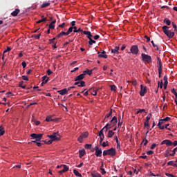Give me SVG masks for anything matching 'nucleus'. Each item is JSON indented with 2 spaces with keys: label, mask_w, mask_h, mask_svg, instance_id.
Listing matches in <instances>:
<instances>
[{
  "label": "nucleus",
  "mask_w": 177,
  "mask_h": 177,
  "mask_svg": "<svg viewBox=\"0 0 177 177\" xmlns=\"http://www.w3.org/2000/svg\"><path fill=\"white\" fill-rule=\"evenodd\" d=\"M162 30L164 34L165 35H167V37H168V38L171 39V38H174V37H175V32L169 30V27H168L167 26H164L162 27Z\"/></svg>",
  "instance_id": "nucleus-1"
},
{
  "label": "nucleus",
  "mask_w": 177,
  "mask_h": 177,
  "mask_svg": "<svg viewBox=\"0 0 177 177\" xmlns=\"http://www.w3.org/2000/svg\"><path fill=\"white\" fill-rule=\"evenodd\" d=\"M115 154H117V152L115 151V149H114L113 147L109 149L104 150L103 151L104 157H106V156H111V157H114V156H115Z\"/></svg>",
  "instance_id": "nucleus-2"
},
{
  "label": "nucleus",
  "mask_w": 177,
  "mask_h": 177,
  "mask_svg": "<svg viewBox=\"0 0 177 177\" xmlns=\"http://www.w3.org/2000/svg\"><path fill=\"white\" fill-rule=\"evenodd\" d=\"M141 57H142V62H145L149 64H150V63H153V61L151 60V56L147 54L142 53Z\"/></svg>",
  "instance_id": "nucleus-3"
},
{
  "label": "nucleus",
  "mask_w": 177,
  "mask_h": 177,
  "mask_svg": "<svg viewBox=\"0 0 177 177\" xmlns=\"http://www.w3.org/2000/svg\"><path fill=\"white\" fill-rule=\"evenodd\" d=\"M130 51L129 53H132L133 55H138L139 53V47L138 45H133L131 47Z\"/></svg>",
  "instance_id": "nucleus-4"
},
{
  "label": "nucleus",
  "mask_w": 177,
  "mask_h": 177,
  "mask_svg": "<svg viewBox=\"0 0 177 177\" xmlns=\"http://www.w3.org/2000/svg\"><path fill=\"white\" fill-rule=\"evenodd\" d=\"M42 136H44L43 133H32L30 134V137L32 138V139H36V140H38L39 142V140H41L42 139Z\"/></svg>",
  "instance_id": "nucleus-5"
},
{
  "label": "nucleus",
  "mask_w": 177,
  "mask_h": 177,
  "mask_svg": "<svg viewBox=\"0 0 177 177\" xmlns=\"http://www.w3.org/2000/svg\"><path fill=\"white\" fill-rule=\"evenodd\" d=\"M89 136V133H88V131H86L84 133H82L80 137L77 138L78 142H80V143H82V140L83 139H86V137Z\"/></svg>",
  "instance_id": "nucleus-6"
},
{
  "label": "nucleus",
  "mask_w": 177,
  "mask_h": 177,
  "mask_svg": "<svg viewBox=\"0 0 177 177\" xmlns=\"http://www.w3.org/2000/svg\"><path fill=\"white\" fill-rule=\"evenodd\" d=\"M95 155L96 157H102V148H100L98 146L95 147Z\"/></svg>",
  "instance_id": "nucleus-7"
},
{
  "label": "nucleus",
  "mask_w": 177,
  "mask_h": 177,
  "mask_svg": "<svg viewBox=\"0 0 177 177\" xmlns=\"http://www.w3.org/2000/svg\"><path fill=\"white\" fill-rule=\"evenodd\" d=\"M147 93V87L145 86L143 88V85H140V95L141 96H145V94Z\"/></svg>",
  "instance_id": "nucleus-8"
},
{
  "label": "nucleus",
  "mask_w": 177,
  "mask_h": 177,
  "mask_svg": "<svg viewBox=\"0 0 177 177\" xmlns=\"http://www.w3.org/2000/svg\"><path fill=\"white\" fill-rule=\"evenodd\" d=\"M57 133H58V132L54 133L53 135L47 136H48L53 142H55V140H60V138H59V137L56 136V135H57Z\"/></svg>",
  "instance_id": "nucleus-9"
},
{
  "label": "nucleus",
  "mask_w": 177,
  "mask_h": 177,
  "mask_svg": "<svg viewBox=\"0 0 177 177\" xmlns=\"http://www.w3.org/2000/svg\"><path fill=\"white\" fill-rule=\"evenodd\" d=\"M97 91H99V89L95 88V87L88 89V91L91 92L93 96H96V95H97Z\"/></svg>",
  "instance_id": "nucleus-10"
},
{
  "label": "nucleus",
  "mask_w": 177,
  "mask_h": 177,
  "mask_svg": "<svg viewBox=\"0 0 177 177\" xmlns=\"http://www.w3.org/2000/svg\"><path fill=\"white\" fill-rule=\"evenodd\" d=\"M117 116H114L112 118L109 124H111V127H115L117 125Z\"/></svg>",
  "instance_id": "nucleus-11"
},
{
  "label": "nucleus",
  "mask_w": 177,
  "mask_h": 177,
  "mask_svg": "<svg viewBox=\"0 0 177 177\" xmlns=\"http://www.w3.org/2000/svg\"><path fill=\"white\" fill-rule=\"evenodd\" d=\"M160 145H166V146H172V141H171L170 140H165L161 142Z\"/></svg>",
  "instance_id": "nucleus-12"
},
{
  "label": "nucleus",
  "mask_w": 177,
  "mask_h": 177,
  "mask_svg": "<svg viewBox=\"0 0 177 177\" xmlns=\"http://www.w3.org/2000/svg\"><path fill=\"white\" fill-rule=\"evenodd\" d=\"M177 151V147L174 148L172 151V153H169V151L167 150V153L165 154V157H168V156H171V157H174Z\"/></svg>",
  "instance_id": "nucleus-13"
},
{
  "label": "nucleus",
  "mask_w": 177,
  "mask_h": 177,
  "mask_svg": "<svg viewBox=\"0 0 177 177\" xmlns=\"http://www.w3.org/2000/svg\"><path fill=\"white\" fill-rule=\"evenodd\" d=\"M84 78L85 76H84V75L82 73L75 77V81H82V80H84Z\"/></svg>",
  "instance_id": "nucleus-14"
},
{
  "label": "nucleus",
  "mask_w": 177,
  "mask_h": 177,
  "mask_svg": "<svg viewBox=\"0 0 177 177\" xmlns=\"http://www.w3.org/2000/svg\"><path fill=\"white\" fill-rule=\"evenodd\" d=\"M86 154V152L85 151V149H80L79 150V156L80 158H82Z\"/></svg>",
  "instance_id": "nucleus-15"
},
{
  "label": "nucleus",
  "mask_w": 177,
  "mask_h": 177,
  "mask_svg": "<svg viewBox=\"0 0 177 177\" xmlns=\"http://www.w3.org/2000/svg\"><path fill=\"white\" fill-rule=\"evenodd\" d=\"M83 34H84V35H87V38L88 39H91L93 37L92 33L89 31L84 30V31H83Z\"/></svg>",
  "instance_id": "nucleus-16"
},
{
  "label": "nucleus",
  "mask_w": 177,
  "mask_h": 177,
  "mask_svg": "<svg viewBox=\"0 0 177 177\" xmlns=\"http://www.w3.org/2000/svg\"><path fill=\"white\" fill-rule=\"evenodd\" d=\"M59 95L64 96V95H67V88H64L62 90H59L57 91Z\"/></svg>",
  "instance_id": "nucleus-17"
},
{
  "label": "nucleus",
  "mask_w": 177,
  "mask_h": 177,
  "mask_svg": "<svg viewBox=\"0 0 177 177\" xmlns=\"http://www.w3.org/2000/svg\"><path fill=\"white\" fill-rule=\"evenodd\" d=\"M19 13H20V10L19 8H16L15 10V11H13L11 13V15H12L14 17H15V16H17L19 15Z\"/></svg>",
  "instance_id": "nucleus-18"
},
{
  "label": "nucleus",
  "mask_w": 177,
  "mask_h": 177,
  "mask_svg": "<svg viewBox=\"0 0 177 177\" xmlns=\"http://www.w3.org/2000/svg\"><path fill=\"white\" fill-rule=\"evenodd\" d=\"M82 74L84 75V77H85L86 74H88V75H92V70L86 69V71H84Z\"/></svg>",
  "instance_id": "nucleus-19"
},
{
  "label": "nucleus",
  "mask_w": 177,
  "mask_h": 177,
  "mask_svg": "<svg viewBox=\"0 0 177 177\" xmlns=\"http://www.w3.org/2000/svg\"><path fill=\"white\" fill-rule=\"evenodd\" d=\"M102 54L98 55V57H103L104 59H107V55H106V51L103 50Z\"/></svg>",
  "instance_id": "nucleus-20"
},
{
  "label": "nucleus",
  "mask_w": 177,
  "mask_h": 177,
  "mask_svg": "<svg viewBox=\"0 0 177 177\" xmlns=\"http://www.w3.org/2000/svg\"><path fill=\"white\" fill-rule=\"evenodd\" d=\"M73 32H83L84 33V30H82V29H81V28H80L79 29L77 30V27L74 26L73 27Z\"/></svg>",
  "instance_id": "nucleus-21"
},
{
  "label": "nucleus",
  "mask_w": 177,
  "mask_h": 177,
  "mask_svg": "<svg viewBox=\"0 0 177 177\" xmlns=\"http://www.w3.org/2000/svg\"><path fill=\"white\" fill-rule=\"evenodd\" d=\"M119 49H120V47L115 46L114 49L111 50V53H113V54L120 53V52H118Z\"/></svg>",
  "instance_id": "nucleus-22"
},
{
  "label": "nucleus",
  "mask_w": 177,
  "mask_h": 177,
  "mask_svg": "<svg viewBox=\"0 0 177 177\" xmlns=\"http://www.w3.org/2000/svg\"><path fill=\"white\" fill-rule=\"evenodd\" d=\"M114 131H113V130H109L108 131V135H107V137L108 138H113V136H114Z\"/></svg>",
  "instance_id": "nucleus-23"
},
{
  "label": "nucleus",
  "mask_w": 177,
  "mask_h": 177,
  "mask_svg": "<svg viewBox=\"0 0 177 177\" xmlns=\"http://www.w3.org/2000/svg\"><path fill=\"white\" fill-rule=\"evenodd\" d=\"M163 23H165V24H167V26H171V20H169V19L168 18H165L163 20Z\"/></svg>",
  "instance_id": "nucleus-24"
},
{
  "label": "nucleus",
  "mask_w": 177,
  "mask_h": 177,
  "mask_svg": "<svg viewBox=\"0 0 177 177\" xmlns=\"http://www.w3.org/2000/svg\"><path fill=\"white\" fill-rule=\"evenodd\" d=\"M73 174L75 175V176L82 177V174H81V173L77 171V169L73 170Z\"/></svg>",
  "instance_id": "nucleus-25"
},
{
  "label": "nucleus",
  "mask_w": 177,
  "mask_h": 177,
  "mask_svg": "<svg viewBox=\"0 0 177 177\" xmlns=\"http://www.w3.org/2000/svg\"><path fill=\"white\" fill-rule=\"evenodd\" d=\"M113 127H111V124L108 123L106 126L104 127V129H106V131H109V129H111Z\"/></svg>",
  "instance_id": "nucleus-26"
},
{
  "label": "nucleus",
  "mask_w": 177,
  "mask_h": 177,
  "mask_svg": "<svg viewBox=\"0 0 177 177\" xmlns=\"http://www.w3.org/2000/svg\"><path fill=\"white\" fill-rule=\"evenodd\" d=\"M162 64H158V74H161L162 73Z\"/></svg>",
  "instance_id": "nucleus-27"
},
{
  "label": "nucleus",
  "mask_w": 177,
  "mask_h": 177,
  "mask_svg": "<svg viewBox=\"0 0 177 177\" xmlns=\"http://www.w3.org/2000/svg\"><path fill=\"white\" fill-rule=\"evenodd\" d=\"M111 115H113V109H111L109 113L106 115L105 118H109Z\"/></svg>",
  "instance_id": "nucleus-28"
},
{
  "label": "nucleus",
  "mask_w": 177,
  "mask_h": 177,
  "mask_svg": "<svg viewBox=\"0 0 177 177\" xmlns=\"http://www.w3.org/2000/svg\"><path fill=\"white\" fill-rule=\"evenodd\" d=\"M62 167L63 168L62 171H64V172H67V171H68V167H67V165H62Z\"/></svg>",
  "instance_id": "nucleus-29"
},
{
  "label": "nucleus",
  "mask_w": 177,
  "mask_h": 177,
  "mask_svg": "<svg viewBox=\"0 0 177 177\" xmlns=\"http://www.w3.org/2000/svg\"><path fill=\"white\" fill-rule=\"evenodd\" d=\"M167 165H171V167H175L176 165V163H175V161L171 160L167 162Z\"/></svg>",
  "instance_id": "nucleus-30"
},
{
  "label": "nucleus",
  "mask_w": 177,
  "mask_h": 177,
  "mask_svg": "<svg viewBox=\"0 0 177 177\" xmlns=\"http://www.w3.org/2000/svg\"><path fill=\"white\" fill-rule=\"evenodd\" d=\"M151 44H152V46H153V48H155V50H159L158 46H157V44H154V41H151Z\"/></svg>",
  "instance_id": "nucleus-31"
},
{
  "label": "nucleus",
  "mask_w": 177,
  "mask_h": 177,
  "mask_svg": "<svg viewBox=\"0 0 177 177\" xmlns=\"http://www.w3.org/2000/svg\"><path fill=\"white\" fill-rule=\"evenodd\" d=\"M92 177H102V175L99 173H91Z\"/></svg>",
  "instance_id": "nucleus-32"
},
{
  "label": "nucleus",
  "mask_w": 177,
  "mask_h": 177,
  "mask_svg": "<svg viewBox=\"0 0 177 177\" xmlns=\"http://www.w3.org/2000/svg\"><path fill=\"white\" fill-rule=\"evenodd\" d=\"M88 39V45H93V44H96V41L93 40L92 38Z\"/></svg>",
  "instance_id": "nucleus-33"
},
{
  "label": "nucleus",
  "mask_w": 177,
  "mask_h": 177,
  "mask_svg": "<svg viewBox=\"0 0 177 177\" xmlns=\"http://www.w3.org/2000/svg\"><path fill=\"white\" fill-rule=\"evenodd\" d=\"M5 135V130L2 127H0V136Z\"/></svg>",
  "instance_id": "nucleus-34"
},
{
  "label": "nucleus",
  "mask_w": 177,
  "mask_h": 177,
  "mask_svg": "<svg viewBox=\"0 0 177 177\" xmlns=\"http://www.w3.org/2000/svg\"><path fill=\"white\" fill-rule=\"evenodd\" d=\"M73 30H74V27L73 26L70 27L68 31L66 32V34L69 35L71 32H73Z\"/></svg>",
  "instance_id": "nucleus-35"
},
{
  "label": "nucleus",
  "mask_w": 177,
  "mask_h": 177,
  "mask_svg": "<svg viewBox=\"0 0 177 177\" xmlns=\"http://www.w3.org/2000/svg\"><path fill=\"white\" fill-rule=\"evenodd\" d=\"M78 86L81 87V88L85 86V82L84 81H80V84H78Z\"/></svg>",
  "instance_id": "nucleus-36"
},
{
  "label": "nucleus",
  "mask_w": 177,
  "mask_h": 177,
  "mask_svg": "<svg viewBox=\"0 0 177 177\" xmlns=\"http://www.w3.org/2000/svg\"><path fill=\"white\" fill-rule=\"evenodd\" d=\"M142 143L144 146H147V143H149V141L147 140V139L146 138V137L144 138L143 140H142Z\"/></svg>",
  "instance_id": "nucleus-37"
},
{
  "label": "nucleus",
  "mask_w": 177,
  "mask_h": 177,
  "mask_svg": "<svg viewBox=\"0 0 177 177\" xmlns=\"http://www.w3.org/2000/svg\"><path fill=\"white\" fill-rule=\"evenodd\" d=\"M91 147H92V145L91 144H86L84 145V149H86V150H89V149H91Z\"/></svg>",
  "instance_id": "nucleus-38"
},
{
  "label": "nucleus",
  "mask_w": 177,
  "mask_h": 177,
  "mask_svg": "<svg viewBox=\"0 0 177 177\" xmlns=\"http://www.w3.org/2000/svg\"><path fill=\"white\" fill-rule=\"evenodd\" d=\"M104 127L100 131V132H99V135H98V136H100V137H102V136H104V134L103 133V130H104Z\"/></svg>",
  "instance_id": "nucleus-39"
},
{
  "label": "nucleus",
  "mask_w": 177,
  "mask_h": 177,
  "mask_svg": "<svg viewBox=\"0 0 177 177\" xmlns=\"http://www.w3.org/2000/svg\"><path fill=\"white\" fill-rule=\"evenodd\" d=\"M101 145L104 147H107V146H109V141H106V142L101 143Z\"/></svg>",
  "instance_id": "nucleus-40"
},
{
  "label": "nucleus",
  "mask_w": 177,
  "mask_h": 177,
  "mask_svg": "<svg viewBox=\"0 0 177 177\" xmlns=\"http://www.w3.org/2000/svg\"><path fill=\"white\" fill-rule=\"evenodd\" d=\"M46 121H47V122H49L50 121H53V119H52L51 116H47L46 118Z\"/></svg>",
  "instance_id": "nucleus-41"
},
{
  "label": "nucleus",
  "mask_w": 177,
  "mask_h": 177,
  "mask_svg": "<svg viewBox=\"0 0 177 177\" xmlns=\"http://www.w3.org/2000/svg\"><path fill=\"white\" fill-rule=\"evenodd\" d=\"M164 120L162 119L159 120V122L158 123V127H160V125H162L164 124Z\"/></svg>",
  "instance_id": "nucleus-42"
},
{
  "label": "nucleus",
  "mask_w": 177,
  "mask_h": 177,
  "mask_svg": "<svg viewBox=\"0 0 177 177\" xmlns=\"http://www.w3.org/2000/svg\"><path fill=\"white\" fill-rule=\"evenodd\" d=\"M50 2H53V0H48V2L45 3V8H48L50 5Z\"/></svg>",
  "instance_id": "nucleus-43"
},
{
  "label": "nucleus",
  "mask_w": 177,
  "mask_h": 177,
  "mask_svg": "<svg viewBox=\"0 0 177 177\" xmlns=\"http://www.w3.org/2000/svg\"><path fill=\"white\" fill-rule=\"evenodd\" d=\"M100 171H101L102 175H105L106 170H104V169L103 167H100Z\"/></svg>",
  "instance_id": "nucleus-44"
},
{
  "label": "nucleus",
  "mask_w": 177,
  "mask_h": 177,
  "mask_svg": "<svg viewBox=\"0 0 177 177\" xmlns=\"http://www.w3.org/2000/svg\"><path fill=\"white\" fill-rule=\"evenodd\" d=\"M145 111H146L145 109H138L136 114H139L140 113H145Z\"/></svg>",
  "instance_id": "nucleus-45"
},
{
  "label": "nucleus",
  "mask_w": 177,
  "mask_h": 177,
  "mask_svg": "<svg viewBox=\"0 0 177 177\" xmlns=\"http://www.w3.org/2000/svg\"><path fill=\"white\" fill-rule=\"evenodd\" d=\"M158 88H160V89H162V85H163L162 81H161L160 84V82H158Z\"/></svg>",
  "instance_id": "nucleus-46"
},
{
  "label": "nucleus",
  "mask_w": 177,
  "mask_h": 177,
  "mask_svg": "<svg viewBox=\"0 0 177 177\" xmlns=\"http://www.w3.org/2000/svg\"><path fill=\"white\" fill-rule=\"evenodd\" d=\"M156 146H157V144H156V143L152 144L151 146V150H154V149H156Z\"/></svg>",
  "instance_id": "nucleus-47"
},
{
  "label": "nucleus",
  "mask_w": 177,
  "mask_h": 177,
  "mask_svg": "<svg viewBox=\"0 0 177 177\" xmlns=\"http://www.w3.org/2000/svg\"><path fill=\"white\" fill-rule=\"evenodd\" d=\"M145 127H147V128H149V127H150V124L149 123V121H145V122L144 123Z\"/></svg>",
  "instance_id": "nucleus-48"
},
{
  "label": "nucleus",
  "mask_w": 177,
  "mask_h": 177,
  "mask_svg": "<svg viewBox=\"0 0 177 177\" xmlns=\"http://www.w3.org/2000/svg\"><path fill=\"white\" fill-rule=\"evenodd\" d=\"M11 49L10 47H7L6 50H5L3 53L5 54L6 52H10Z\"/></svg>",
  "instance_id": "nucleus-49"
},
{
  "label": "nucleus",
  "mask_w": 177,
  "mask_h": 177,
  "mask_svg": "<svg viewBox=\"0 0 177 177\" xmlns=\"http://www.w3.org/2000/svg\"><path fill=\"white\" fill-rule=\"evenodd\" d=\"M100 145H102V143L103 142V140H104V136H102V137H100Z\"/></svg>",
  "instance_id": "nucleus-50"
},
{
  "label": "nucleus",
  "mask_w": 177,
  "mask_h": 177,
  "mask_svg": "<svg viewBox=\"0 0 177 177\" xmlns=\"http://www.w3.org/2000/svg\"><path fill=\"white\" fill-rule=\"evenodd\" d=\"M23 68H26V67H27V64L26 63V61L22 62L21 64Z\"/></svg>",
  "instance_id": "nucleus-51"
},
{
  "label": "nucleus",
  "mask_w": 177,
  "mask_h": 177,
  "mask_svg": "<svg viewBox=\"0 0 177 177\" xmlns=\"http://www.w3.org/2000/svg\"><path fill=\"white\" fill-rule=\"evenodd\" d=\"M46 142V145H51V143H53V140H52V139H50V140H48V141H45Z\"/></svg>",
  "instance_id": "nucleus-52"
},
{
  "label": "nucleus",
  "mask_w": 177,
  "mask_h": 177,
  "mask_svg": "<svg viewBox=\"0 0 177 177\" xmlns=\"http://www.w3.org/2000/svg\"><path fill=\"white\" fill-rule=\"evenodd\" d=\"M22 80H24V81H28V77H27L26 75H23Z\"/></svg>",
  "instance_id": "nucleus-53"
},
{
  "label": "nucleus",
  "mask_w": 177,
  "mask_h": 177,
  "mask_svg": "<svg viewBox=\"0 0 177 177\" xmlns=\"http://www.w3.org/2000/svg\"><path fill=\"white\" fill-rule=\"evenodd\" d=\"M147 154L148 156H151V154H154V151H148L147 152Z\"/></svg>",
  "instance_id": "nucleus-54"
},
{
  "label": "nucleus",
  "mask_w": 177,
  "mask_h": 177,
  "mask_svg": "<svg viewBox=\"0 0 177 177\" xmlns=\"http://www.w3.org/2000/svg\"><path fill=\"white\" fill-rule=\"evenodd\" d=\"M131 82V84L134 86H136V85H138V82H136V80H133V81H131L130 82Z\"/></svg>",
  "instance_id": "nucleus-55"
},
{
  "label": "nucleus",
  "mask_w": 177,
  "mask_h": 177,
  "mask_svg": "<svg viewBox=\"0 0 177 177\" xmlns=\"http://www.w3.org/2000/svg\"><path fill=\"white\" fill-rule=\"evenodd\" d=\"M41 37V33L39 35H34V37L36 38V39H39V37Z\"/></svg>",
  "instance_id": "nucleus-56"
},
{
  "label": "nucleus",
  "mask_w": 177,
  "mask_h": 177,
  "mask_svg": "<svg viewBox=\"0 0 177 177\" xmlns=\"http://www.w3.org/2000/svg\"><path fill=\"white\" fill-rule=\"evenodd\" d=\"M43 21H45V18H42L41 19L37 21V24H39V23H43Z\"/></svg>",
  "instance_id": "nucleus-57"
},
{
  "label": "nucleus",
  "mask_w": 177,
  "mask_h": 177,
  "mask_svg": "<svg viewBox=\"0 0 177 177\" xmlns=\"http://www.w3.org/2000/svg\"><path fill=\"white\" fill-rule=\"evenodd\" d=\"M49 28L50 30H53L55 28V25H53V24H50Z\"/></svg>",
  "instance_id": "nucleus-58"
},
{
  "label": "nucleus",
  "mask_w": 177,
  "mask_h": 177,
  "mask_svg": "<svg viewBox=\"0 0 177 177\" xmlns=\"http://www.w3.org/2000/svg\"><path fill=\"white\" fill-rule=\"evenodd\" d=\"M53 72L50 70V69H48L47 71V75H50V74H52Z\"/></svg>",
  "instance_id": "nucleus-59"
},
{
  "label": "nucleus",
  "mask_w": 177,
  "mask_h": 177,
  "mask_svg": "<svg viewBox=\"0 0 177 177\" xmlns=\"http://www.w3.org/2000/svg\"><path fill=\"white\" fill-rule=\"evenodd\" d=\"M172 26H173V28H174V31H176V32H177V30H176L177 26H176V24L172 23Z\"/></svg>",
  "instance_id": "nucleus-60"
},
{
  "label": "nucleus",
  "mask_w": 177,
  "mask_h": 177,
  "mask_svg": "<svg viewBox=\"0 0 177 177\" xmlns=\"http://www.w3.org/2000/svg\"><path fill=\"white\" fill-rule=\"evenodd\" d=\"M60 34H61V36H62V37H63V36H64V35H68L67 34V32H61Z\"/></svg>",
  "instance_id": "nucleus-61"
},
{
  "label": "nucleus",
  "mask_w": 177,
  "mask_h": 177,
  "mask_svg": "<svg viewBox=\"0 0 177 177\" xmlns=\"http://www.w3.org/2000/svg\"><path fill=\"white\" fill-rule=\"evenodd\" d=\"M111 91H115V85L111 86Z\"/></svg>",
  "instance_id": "nucleus-62"
},
{
  "label": "nucleus",
  "mask_w": 177,
  "mask_h": 177,
  "mask_svg": "<svg viewBox=\"0 0 177 177\" xmlns=\"http://www.w3.org/2000/svg\"><path fill=\"white\" fill-rule=\"evenodd\" d=\"M164 120V122L165 121H169V120H171V118L169 117H166L165 118L162 119Z\"/></svg>",
  "instance_id": "nucleus-63"
},
{
  "label": "nucleus",
  "mask_w": 177,
  "mask_h": 177,
  "mask_svg": "<svg viewBox=\"0 0 177 177\" xmlns=\"http://www.w3.org/2000/svg\"><path fill=\"white\" fill-rule=\"evenodd\" d=\"M172 145L173 146H177V141L176 140H175V141H174L173 142H172Z\"/></svg>",
  "instance_id": "nucleus-64"
}]
</instances>
